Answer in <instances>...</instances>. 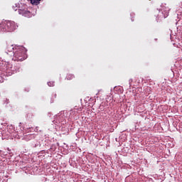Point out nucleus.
Here are the masks:
<instances>
[{"label":"nucleus","instance_id":"f257e3e1","mask_svg":"<svg viewBox=\"0 0 182 182\" xmlns=\"http://www.w3.org/2000/svg\"><path fill=\"white\" fill-rule=\"evenodd\" d=\"M16 28H18V25L12 21H3L0 23L1 32H14Z\"/></svg>","mask_w":182,"mask_h":182},{"label":"nucleus","instance_id":"f03ea898","mask_svg":"<svg viewBox=\"0 0 182 182\" xmlns=\"http://www.w3.org/2000/svg\"><path fill=\"white\" fill-rule=\"evenodd\" d=\"M16 50L14 54V60H17V62H22L26 59V51L25 50V48L16 46L15 47Z\"/></svg>","mask_w":182,"mask_h":182},{"label":"nucleus","instance_id":"7ed1b4c3","mask_svg":"<svg viewBox=\"0 0 182 182\" xmlns=\"http://www.w3.org/2000/svg\"><path fill=\"white\" fill-rule=\"evenodd\" d=\"M18 14L23 16L28 17L31 15V11H28L26 8H21L18 9Z\"/></svg>","mask_w":182,"mask_h":182},{"label":"nucleus","instance_id":"20e7f679","mask_svg":"<svg viewBox=\"0 0 182 182\" xmlns=\"http://www.w3.org/2000/svg\"><path fill=\"white\" fill-rule=\"evenodd\" d=\"M15 48H16V46H14L13 44H11V43H6V50H7V52H15L14 50H16V49H15Z\"/></svg>","mask_w":182,"mask_h":182},{"label":"nucleus","instance_id":"39448f33","mask_svg":"<svg viewBox=\"0 0 182 182\" xmlns=\"http://www.w3.org/2000/svg\"><path fill=\"white\" fill-rule=\"evenodd\" d=\"M67 80H72V79H75V75L72 74H68L66 76Z\"/></svg>","mask_w":182,"mask_h":182},{"label":"nucleus","instance_id":"423d86ee","mask_svg":"<svg viewBox=\"0 0 182 182\" xmlns=\"http://www.w3.org/2000/svg\"><path fill=\"white\" fill-rule=\"evenodd\" d=\"M48 86H52V82H48Z\"/></svg>","mask_w":182,"mask_h":182}]
</instances>
